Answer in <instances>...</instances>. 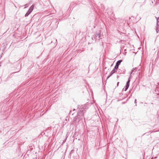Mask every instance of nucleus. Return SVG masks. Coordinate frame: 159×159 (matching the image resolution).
I'll list each match as a JSON object with an SVG mask.
<instances>
[{"mask_svg": "<svg viewBox=\"0 0 159 159\" xmlns=\"http://www.w3.org/2000/svg\"><path fill=\"white\" fill-rule=\"evenodd\" d=\"M130 81V78H129L128 81L126 83V86L123 89V90H124L125 91H126L129 88V82Z\"/></svg>", "mask_w": 159, "mask_h": 159, "instance_id": "nucleus-1", "label": "nucleus"}, {"mask_svg": "<svg viewBox=\"0 0 159 159\" xmlns=\"http://www.w3.org/2000/svg\"><path fill=\"white\" fill-rule=\"evenodd\" d=\"M122 61V60H120L118 61L116 63V66L114 68L116 69H118L119 65L120 64L121 62Z\"/></svg>", "mask_w": 159, "mask_h": 159, "instance_id": "nucleus-2", "label": "nucleus"}, {"mask_svg": "<svg viewBox=\"0 0 159 159\" xmlns=\"http://www.w3.org/2000/svg\"><path fill=\"white\" fill-rule=\"evenodd\" d=\"M117 72V70L116 69H115V68L111 71L110 73V75L108 76L107 78V79H108L109 78V77L111 76L114 73L116 72Z\"/></svg>", "mask_w": 159, "mask_h": 159, "instance_id": "nucleus-3", "label": "nucleus"}, {"mask_svg": "<svg viewBox=\"0 0 159 159\" xmlns=\"http://www.w3.org/2000/svg\"><path fill=\"white\" fill-rule=\"evenodd\" d=\"M156 18L157 20V27L156 28H158V29H159V17L157 18V17H156Z\"/></svg>", "mask_w": 159, "mask_h": 159, "instance_id": "nucleus-4", "label": "nucleus"}, {"mask_svg": "<svg viewBox=\"0 0 159 159\" xmlns=\"http://www.w3.org/2000/svg\"><path fill=\"white\" fill-rule=\"evenodd\" d=\"M34 5H32L29 8V9L28 10V11L31 13L34 9Z\"/></svg>", "mask_w": 159, "mask_h": 159, "instance_id": "nucleus-5", "label": "nucleus"}, {"mask_svg": "<svg viewBox=\"0 0 159 159\" xmlns=\"http://www.w3.org/2000/svg\"><path fill=\"white\" fill-rule=\"evenodd\" d=\"M31 13V12H30L29 11H28L27 12V13L25 14V17L27 16H28V15Z\"/></svg>", "mask_w": 159, "mask_h": 159, "instance_id": "nucleus-6", "label": "nucleus"}, {"mask_svg": "<svg viewBox=\"0 0 159 159\" xmlns=\"http://www.w3.org/2000/svg\"><path fill=\"white\" fill-rule=\"evenodd\" d=\"M95 36L96 38L98 37V38H99L100 37V34H95Z\"/></svg>", "mask_w": 159, "mask_h": 159, "instance_id": "nucleus-7", "label": "nucleus"}, {"mask_svg": "<svg viewBox=\"0 0 159 159\" xmlns=\"http://www.w3.org/2000/svg\"><path fill=\"white\" fill-rule=\"evenodd\" d=\"M156 31L157 33H159V29H158V28H156Z\"/></svg>", "mask_w": 159, "mask_h": 159, "instance_id": "nucleus-8", "label": "nucleus"}, {"mask_svg": "<svg viewBox=\"0 0 159 159\" xmlns=\"http://www.w3.org/2000/svg\"><path fill=\"white\" fill-rule=\"evenodd\" d=\"M125 70H124L122 72H121V73H122V74H124L125 73Z\"/></svg>", "mask_w": 159, "mask_h": 159, "instance_id": "nucleus-9", "label": "nucleus"}, {"mask_svg": "<svg viewBox=\"0 0 159 159\" xmlns=\"http://www.w3.org/2000/svg\"><path fill=\"white\" fill-rule=\"evenodd\" d=\"M25 8L28 7V5L27 4H25Z\"/></svg>", "mask_w": 159, "mask_h": 159, "instance_id": "nucleus-10", "label": "nucleus"}, {"mask_svg": "<svg viewBox=\"0 0 159 159\" xmlns=\"http://www.w3.org/2000/svg\"><path fill=\"white\" fill-rule=\"evenodd\" d=\"M134 103H135L136 104L137 103V100H136V99H135V100H134Z\"/></svg>", "mask_w": 159, "mask_h": 159, "instance_id": "nucleus-11", "label": "nucleus"}, {"mask_svg": "<svg viewBox=\"0 0 159 159\" xmlns=\"http://www.w3.org/2000/svg\"><path fill=\"white\" fill-rule=\"evenodd\" d=\"M119 84V82H118L117 83V87L118 86Z\"/></svg>", "mask_w": 159, "mask_h": 159, "instance_id": "nucleus-12", "label": "nucleus"}, {"mask_svg": "<svg viewBox=\"0 0 159 159\" xmlns=\"http://www.w3.org/2000/svg\"><path fill=\"white\" fill-rule=\"evenodd\" d=\"M119 77V76H117V77L118 78Z\"/></svg>", "mask_w": 159, "mask_h": 159, "instance_id": "nucleus-13", "label": "nucleus"}]
</instances>
